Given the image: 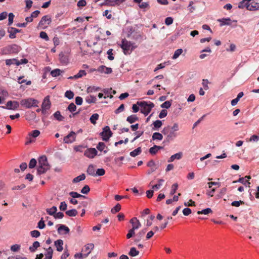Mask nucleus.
Returning a JSON list of instances; mask_svg holds the SVG:
<instances>
[{"instance_id": "1", "label": "nucleus", "mask_w": 259, "mask_h": 259, "mask_svg": "<svg viewBox=\"0 0 259 259\" xmlns=\"http://www.w3.org/2000/svg\"><path fill=\"white\" fill-rule=\"evenodd\" d=\"M179 130L178 123H175L172 126H167L163 128L162 133L166 136V142L173 141L177 136V132Z\"/></svg>"}, {"instance_id": "2", "label": "nucleus", "mask_w": 259, "mask_h": 259, "mask_svg": "<svg viewBox=\"0 0 259 259\" xmlns=\"http://www.w3.org/2000/svg\"><path fill=\"white\" fill-rule=\"evenodd\" d=\"M50 168V166L48 163L47 158L46 156H40L38 159V165L37 172L38 175H41L45 173Z\"/></svg>"}, {"instance_id": "3", "label": "nucleus", "mask_w": 259, "mask_h": 259, "mask_svg": "<svg viewBox=\"0 0 259 259\" xmlns=\"http://www.w3.org/2000/svg\"><path fill=\"white\" fill-rule=\"evenodd\" d=\"M137 105L140 107L141 112L147 116L154 106L152 102L149 103L145 101L138 102Z\"/></svg>"}, {"instance_id": "4", "label": "nucleus", "mask_w": 259, "mask_h": 259, "mask_svg": "<svg viewBox=\"0 0 259 259\" xmlns=\"http://www.w3.org/2000/svg\"><path fill=\"white\" fill-rule=\"evenodd\" d=\"M38 103V102L37 100L32 98L23 99L20 102L21 106L27 108H30L32 107H37Z\"/></svg>"}, {"instance_id": "5", "label": "nucleus", "mask_w": 259, "mask_h": 259, "mask_svg": "<svg viewBox=\"0 0 259 259\" xmlns=\"http://www.w3.org/2000/svg\"><path fill=\"white\" fill-rule=\"evenodd\" d=\"M69 54L68 50H64L60 53L59 59L62 64H67L68 63Z\"/></svg>"}, {"instance_id": "6", "label": "nucleus", "mask_w": 259, "mask_h": 259, "mask_svg": "<svg viewBox=\"0 0 259 259\" xmlns=\"http://www.w3.org/2000/svg\"><path fill=\"white\" fill-rule=\"evenodd\" d=\"M51 22V18L48 15L44 16L39 21L38 27L41 29H45Z\"/></svg>"}, {"instance_id": "7", "label": "nucleus", "mask_w": 259, "mask_h": 259, "mask_svg": "<svg viewBox=\"0 0 259 259\" xmlns=\"http://www.w3.org/2000/svg\"><path fill=\"white\" fill-rule=\"evenodd\" d=\"M102 136L103 141H107L112 136V133L108 126H106L103 128V131L100 134Z\"/></svg>"}, {"instance_id": "8", "label": "nucleus", "mask_w": 259, "mask_h": 259, "mask_svg": "<svg viewBox=\"0 0 259 259\" xmlns=\"http://www.w3.org/2000/svg\"><path fill=\"white\" fill-rule=\"evenodd\" d=\"M51 102L49 99V97L47 96L45 98L41 105V113L43 114L48 113V110L50 108Z\"/></svg>"}, {"instance_id": "9", "label": "nucleus", "mask_w": 259, "mask_h": 259, "mask_svg": "<svg viewBox=\"0 0 259 259\" xmlns=\"http://www.w3.org/2000/svg\"><path fill=\"white\" fill-rule=\"evenodd\" d=\"M76 134L71 132L68 135L64 137L63 142L66 144L72 143L75 141Z\"/></svg>"}, {"instance_id": "10", "label": "nucleus", "mask_w": 259, "mask_h": 259, "mask_svg": "<svg viewBox=\"0 0 259 259\" xmlns=\"http://www.w3.org/2000/svg\"><path fill=\"white\" fill-rule=\"evenodd\" d=\"M98 154V151L94 148H88L84 152V155L89 158H94Z\"/></svg>"}, {"instance_id": "11", "label": "nucleus", "mask_w": 259, "mask_h": 259, "mask_svg": "<svg viewBox=\"0 0 259 259\" xmlns=\"http://www.w3.org/2000/svg\"><path fill=\"white\" fill-rule=\"evenodd\" d=\"M19 103L17 101H9L7 103V107L6 108L8 109H11V110H15L19 108ZM0 107L2 108H6L4 106H0Z\"/></svg>"}, {"instance_id": "12", "label": "nucleus", "mask_w": 259, "mask_h": 259, "mask_svg": "<svg viewBox=\"0 0 259 259\" xmlns=\"http://www.w3.org/2000/svg\"><path fill=\"white\" fill-rule=\"evenodd\" d=\"M97 71L101 73L109 74L112 73V69L111 68L107 67L104 65H101L98 68Z\"/></svg>"}, {"instance_id": "13", "label": "nucleus", "mask_w": 259, "mask_h": 259, "mask_svg": "<svg viewBox=\"0 0 259 259\" xmlns=\"http://www.w3.org/2000/svg\"><path fill=\"white\" fill-rule=\"evenodd\" d=\"M130 222L132 225V229L134 231L138 229L141 226L140 222L136 218H132Z\"/></svg>"}, {"instance_id": "14", "label": "nucleus", "mask_w": 259, "mask_h": 259, "mask_svg": "<svg viewBox=\"0 0 259 259\" xmlns=\"http://www.w3.org/2000/svg\"><path fill=\"white\" fill-rule=\"evenodd\" d=\"M58 233L60 235H64L68 234L69 232V229L68 227L64 225H60L57 229Z\"/></svg>"}, {"instance_id": "15", "label": "nucleus", "mask_w": 259, "mask_h": 259, "mask_svg": "<svg viewBox=\"0 0 259 259\" xmlns=\"http://www.w3.org/2000/svg\"><path fill=\"white\" fill-rule=\"evenodd\" d=\"M8 32L9 33L10 38H14L16 37V33L20 32V30L14 27H9L8 29Z\"/></svg>"}, {"instance_id": "16", "label": "nucleus", "mask_w": 259, "mask_h": 259, "mask_svg": "<svg viewBox=\"0 0 259 259\" xmlns=\"http://www.w3.org/2000/svg\"><path fill=\"white\" fill-rule=\"evenodd\" d=\"M63 241L61 239H58L55 241L54 245L56 247V250L58 251L61 252L63 250Z\"/></svg>"}, {"instance_id": "17", "label": "nucleus", "mask_w": 259, "mask_h": 259, "mask_svg": "<svg viewBox=\"0 0 259 259\" xmlns=\"http://www.w3.org/2000/svg\"><path fill=\"white\" fill-rule=\"evenodd\" d=\"M146 232V230L143 229L139 231L136 235V238L134 240L135 243L139 242L143 238Z\"/></svg>"}, {"instance_id": "18", "label": "nucleus", "mask_w": 259, "mask_h": 259, "mask_svg": "<svg viewBox=\"0 0 259 259\" xmlns=\"http://www.w3.org/2000/svg\"><path fill=\"white\" fill-rule=\"evenodd\" d=\"M250 1L251 0H242L239 3L238 8L240 9L246 8L248 10Z\"/></svg>"}, {"instance_id": "19", "label": "nucleus", "mask_w": 259, "mask_h": 259, "mask_svg": "<svg viewBox=\"0 0 259 259\" xmlns=\"http://www.w3.org/2000/svg\"><path fill=\"white\" fill-rule=\"evenodd\" d=\"M183 156L182 152H180L179 153H177L175 154H174L170 156V157L168 159L167 162H173L175 159L179 160L182 158Z\"/></svg>"}, {"instance_id": "20", "label": "nucleus", "mask_w": 259, "mask_h": 259, "mask_svg": "<svg viewBox=\"0 0 259 259\" xmlns=\"http://www.w3.org/2000/svg\"><path fill=\"white\" fill-rule=\"evenodd\" d=\"M124 1L125 0H105V3L109 6H113L119 5Z\"/></svg>"}, {"instance_id": "21", "label": "nucleus", "mask_w": 259, "mask_h": 259, "mask_svg": "<svg viewBox=\"0 0 259 259\" xmlns=\"http://www.w3.org/2000/svg\"><path fill=\"white\" fill-rule=\"evenodd\" d=\"M87 172L89 175L95 177V166L92 164H90L87 168Z\"/></svg>"}, {"instance_id": "22", "label": "nucleus", "mask_w": 259, "mask_h": 259, "mask_svg": "<svg viewBox=\"0 0 259 259\" xmlns=\"http://www.w3.org/2000/svg\"><path fill=\"white\" fill-rule=\"evenodd\" d=\"M94 247V245L93 244H88L84 246V248L82 249V251L83 252H88V253H90L91 251L93 249Z\"/></svg>"}, {"instance_id": "23", "label": "nucleus", "mask_w": 259, "mask_h": 259, "mask_svg": "<svg viewBox=\"0 0 259 259\" xmlns=\"http://www.w3.org/2000/svg\"><path fill=\"white\" fill-rule=\"evenodd\" d=\"M120 46L121 49H129L131 46V42L125 39H122Z\"/></svg>"}, {"instance_id": "24", "label": "nucleus", "mask_w": 259, "mask_h": 259, "mask_svg": "<svg viewBox=\"0 0 259 259\" xmlns=\"http://www.w3.org/2000/svg\"><path fill=\"white\" fill-rule=\"evenodd\" d=\"M139 120V118L136 115L133 114L128 116L126 118V121L130 123H133L138 121Z\"/></svg>"}, {"instance_id": "25", "label": "nucleus", "mask_w": 259, "mask_h": 259, "mask_svg": "<svg viewBox=\"0 0 259 259\" xmlns=\"http://www.w3.org/2000/svg\"><path fill=\"white\" fill-rule=\"evenodd\" d=\"M139 251L136 249L134 247L131 248L130 250L128 252V255L132 257H135L138 255Z\"/></svg>"}, {"instance_id": "26", "label": "nucleus", "mask_w": 259, "mask_h": 259, "mask_svg": "<svg viewBox=\"0 0 259 259\" xmlns=\"http://www.w3.org/2000/svg\"><path fill=\"white\" fill-rule=\"evenodd\" d=\"M85 176L84 174H82L81 175L74 178L72 180V182L74 183H76L85 180Z\"/></svg>"}, {"instance_id": "27", "label": "nucleus", "mask_w": 259, "mask_h": 259, "mask_svg": "<svg viewBox=\"0 0 259 259\" xmlns=\"http://www.w3.org/2000/svg\"><path fill=\"white\" fill-rule=\"evenodd\" d=\"M202 53L200 55V58L201 59H204L206 56H209L210 53H211V50H202V51L201 52Z\"/></svg>"}, {"instance_id": "28", "label": "nucleus", "mask_w": 259, "mask_h": 259, "mask_svg": "<svg viewBox=\"0 0 259 259\" xmlns=\"http://www.w3.org/2000/svg\"><path fill=\"white\" fill-rule=\"evenodd\" d=\"M142 152L141 147H138L134 151L130 152V155L132 157H135L136 156L139 155Z\"/></svg>"}, {"instance_id": "29", "label": "nucleus", "mask_w": 259, "mask_h": 259, "mask_svg": "<svg viewBox=\"0 0 259 259\" xmlns=\"http://www.w3.org/2000/svg\"><path fill=\"white\" fill-rule=\"evenodd\" d=\"M219 21L221 23V25H231V19L229 18H223L222 19L219 20Z\"/></svg>"}, {"instance_id": "30", "label": "nucleus", "mask_w": 259, "mask_h": 259, "mask_svg": "<svg viewBox=\"0 0 259 259\" xmlns=\"http://www.w3.org/2000/svg\"><path fill=\"white\" fill-rule=\"evenodd\" d=\"M57 210V208L56 206H53L52 208H47L46 209V211L49 214V215H53L54 216L56 211Z\"/></svg>"}, {"instance_id": "31", "label": "nucleus", "mask_w": 259, "mask_h": 259, "mask_svg": "<svg viewBox=\"0 0 259 259\" xmlns=\"http://www.w3.org/2000/svg\"><path fill=\"white\" fill-rule=\"evenodd\" d=\"M152 138L153 140H158L160 141L162 140L163 136L161 134L156 132L153 133Z\"/></svg>"}, {"instance_id": "32", "label": "nucleus", "mask_w": 259, "mask_h": 259, "mask_svg": "<svg viewBox=\"0 0 259 259\" xmlns=\"http://www.w3.org/2000/svg\"><path fill=\"white\" fill-rule=\"evenodd\" d=\"M77 211L75 209L67 210L65 213L69 217H75L77 214Z\"/></svg>"}, {"instance_id": "33", "label": "nucleus", "mask_w": 259, "mask_h": 259, "mask_svg": "<svg viewBox=\"0 0 259 259\" xmlns=\"http://www.w3.org/2000/svg\"><path fill=\"white\" fill-rule=\"evenodd\" d=\"M101 90V88L100 87H97L95 86H91L88 88L87 90V92L89 93H93V92H96L97 91H99Z\"/></svg>"}, {"instance_id": "34", "label": "nucleus", "mask_w": 259, "mask_h": 259, "mask_svg": "<svg viewBox=\"0 0 259 259\" xmlns=\"http://www.w3.org/2000/svg\"><path fill=\"white\" fill-rule=\"evenodd\" d=\"M97 98L93 96H89L86 97L85 101L88 103H94L96 102Z\"/></svg>"}, {"instance_id": "35", "label": "nucleus", "mask_w": 259, "mask_h": 259, "mask_svg": "<svg viewBox=\"0 0 259 259\" xmlns=\"http://www.w3.org/2000/svg\"><path fill=\"white\" fill-rule=\"evenodd\" d=\"M40 244L38 241H35L33 242L32 246L29 247V250L31 252H34L39 246Z\"/></svg>"}, {"instance_id": "36", "label": "nucleus", "mask_w": 259, "mask_h": 259, "mask_svg": "<svg viewBox=\"0 0 259 259\" xmlns=\"http://www.w3.org/2000/svg\"><path fill=\"white\" fill-rule=\"evenodd\" d=\"M212 211L210 208H207L200 211H197L198 214H208V213H212Z\"/></svg>"}, {"instance_id": "37", "label": "nucleus", "mask_w": 259, "mask_h": 259, "mask_svg": "<svg viewBox=\"0 0 259 259\" xmlns=\"http://www.w3.org/2000/svg\"><path fill=\"white\" fill-rule=\"evenodd\" d=\"M135 30L132 26H128L125 28V32L127 37H130L134 32Z\"/></svg>"}, {"instance_id": "38", "label": "nucleus", "mask_w": 259, "mask_h": 259, "mask_svg": "<svg viewBox=\"0 0 259 259\" xmlns=\"http://www.w3.org/2000/svg\"><path fill=\"white\" fill-rule=\"evenodd\" d=\"M237 182H240L244 185H246V184H247L248 186L249 187V185L250 184V183L248 181H244V178H240L237 181H235L233 182V183H236Z\"/></svg>"}, {"instance_id": "39", "label": "nucleus", "mask_w": 259, "mask_h": 259, "mask_svg": "<svg viewBox=\"0 0 259 259\" xmlns=\"http://www.w3.org/2000/svg\"><path fill=\"white\" fill-rule=\"evenodd\" d=\"M53 115L54 118L58 121H62L64 119V117L61 115L60 112L58 111H56Z\"/></svg>"}, {"instance_id": "40", "label": "nucleus", "mask_w": 259, "mask_h": 259, "mask_svg": "<svg viewBox=\"0 0 259 259\" xmlns=\"http://www.w3.org/2000/svg\"><path fill=\"white\" fill-rule=\"evenodd\" d=\"M99 115L97 113L93 114L90 117V121L91 123L95 124L96 123V120L99 118Z\"/></svg>"}, {"instance_id": "41", "label": "nucleus", "mask_w": 259, "mask_h": 259, "mask_svg": "<svg viewBox=\"0 0 259 259\" xmlns=\"http://www.w3.org/2000/svg\"><path fill=\"white\" fill-rule=\"evenodd\" d=\"M163 182H164V180L163 179H159L158 180V184L153 185L152 187V188L154 189H157V190L159 189L162 186V183Z\"/></svg>"}, {"instance_id": "42", "label": "nucleus", "mask_w": 259, "mask_h": 259, "mask_svg": "<svg viewBox=\"0 0 259 259\" xmlns=\"http://www.w3.org/2000/svg\"><path fill=\"white\" fill-rule=\"evenodd\" d=\"M120 209H121V205H120V204L117 203L114 207H113L111 209V212L112 213H115L119 211V210Z\"/></svg>"}, {"instance_id": "43", "label": "nucleus", "mask_w": 259, "mask_h": 259, "mask_svg": "<svg viewBox=\"0 0 259 259\" xmlns=\"http://www.w3.org/2000/svg\"><path fill=\"white\" fill-rule=\"evenodd\" d=\"M61 70L59 69H55L51 72V74L53 77H57L60 74Z\"/></svg>"}, {"instance_id": "44", "label": "nucleus", "mask_w": 259, "mask_h": 259, "mask_svg": "<svg viewBox=\"0 0 259 259\" xmlns=\"http://www.w3.org/2000/svg\"><path fill=\"white\" fill-rule=\"evenodd\" d=\"M86 74L87 73L84 70H80L77 74L73 76V77L78 78L85 76Z\"/></svg>"}, {"instance_id": "45", "label": "nucleus", "mask_w": 259, "mask_h": 259, "mask_svg": "<svg viewBox=\"0 0 259 259\" xmlns=\"http://www.w3.org/2000/svg\"><path fill=\"white\" fill-rule=\"evenodd\" d=\"M169 63L168 62H165L163 63H161L157 65V67L154 69V71L155 72L159 69H162L165 67V66L168 65Z\"/></svg>"}, {"instance_id": "46", "label": "nucleus", "mask_w": 259, "mask_h": 259, "mask_svg": "<svg viewBox=\"0 0 259 259\" xmlns=\"http://www.w3.org/2000/svg\"><path fill=\"white\" fill-rule=\"evenodd\" d=\"M258 10L257 5H255V3L252 2L249 4L248 10L249 11H255Z\"/></svg>"}, {"instance_id": "47", "label": "nucleus", "mask_w": 259, "mask_h": 259, "mask_svg": "<svg viewBox=\"0 0 259 259\" xmlns=\"http://www.w3.org/2000/svg\"><path fill=\"white\" fill-rule=\"evenodd\" d=\"M106 147V145L103 142H99L97 146V149L100 151H102Z\"/></svg>"}, {"instance_id": "48", "label": "nucleus", "mask_w": 259, "mask_h": 259, "mask_svg": "<svg viewBox=\"0 0 259 259\" xmlns=\"http://www.w3.org/2000/svg\"><path fill=\"white\" fill-rule=\"evenodd\" d=\"M178 188V184L177 183H175L173 184L171 186V191L170 192V194L171 195H174L177 191V190Z\"/></svg>"}, {"instance_id": "49", "label": "nucleus", "mask_w": 259, "mask_h": 259, "mask_svg": "<svg viewBox=\"0 0 259 259\" xmlns=\"http://www.w3.org/2000/svg\"><path fill=\"white\" fill-rule=\"evenodd\" d=\"M154 127L157 130L162 125V121L159 120H157L155 121H154L153 123Z\"/></svg>"}, {"instance_id": "50", "label": "nucleus", "mask_w": 259, "mask_h": 259, "mask_svg": "<svg viewBox=\"0 0 259 259\" xmlns=\"http://www.w3.org/2000/svg\"><path fill=\"white\" fill-rule=\"evenodd\" d=\"M105 174V170L103 168H99L97 170L95 176H102L104 175Z\"/></svg>"}, {"instance_id": "51", "label": "nucleus", "mask_w": 259, "mask_h": 259, "mask_svg": "<svg viewBox=\"0 0 259 259\" xmlns=\"http://www.w3.org/2000/svg\"><path fill=\"white\" fill-rule=\"evenodd\" d=\"M183 53V50H176L172 58L176 59L179 57V56Z\"/></svg>"}, {"instance_id": "52", "label": "nucleus", "mask_w": 259, "mask_h": 259, "mask_svg": "<svg viewBox=\"0 0 259 259\" xmlns=\"http://www.w3.org/2000/svg\"><path fill=\"white\" fill-rule=\"evenodd\" d=\"M69 195L73 198H79V197H84V196L80 194H78L77 193V192H71L69 193Z\"/></svg>"}, {"instance_id": "53", "label": "nucleus", "mask_w": 259, "mask_h": 259, "mask_svg": "<svg viewBox=\"0 0 259 259\" xmlns=\"http://www.w3.org/2000/svg\"><path fill=\"white\" fill-rule=\"evenodd\" d=\"M65 96L69 99H72L74 97V93L71 91H67L65 93Z\"/></svg>"}, {"instance_id": "54", "label": "nucleus", "mask_w": 259, "mask_h": 259, "mask_svg": "<svg viewBox=\"0 0 259 259\" xmlns=\"http://www.w3.org/2000/svg\"><path fill=\"white\" fill-rule=\"evenodd\" d=\"M40 134V132L38 130H34L31 133L29 134V136L30 137H32L33 138L37 137Z\"/></svg>"}, {"instance_id": "55", "label": "nucleus", "mask_w": 259, "mask_h": 259, "mask_svg": "<svg viewBox=\"0 0 259 259\" xmlns=\"http://www.w3.org/2000/svg\"><path fill=\"white\" fill-rule=\"evenodd\" d=\"M90 191V188L88 185H85L81 190V193L84 194H87Z\"/></svg>"}, {"instance_id": "56", "label": "nucleus", "mask_w": 259, "mask_h": 259, "mask_svg": "<svg viewBox=\"0 0 259 259\" xmlns=\"http://www.w3.org/2000/svg\"><path fill=\"white\" fill-rule=\"evenodd\" d=\"M171 102L169 101H166L164 102L161 105V107L163 108L168 109L171 106Z\"/></svg>"}, {"instance_id": "57", "label": "nucleus", "mask_w": 259, "mask_h": 259, "mask_svg": "<svg viewBox=\"0 0 259 259\" xmlns=\"http://www.w3.org/2000/svg\"><path fill=\"white\" fill-rule=\"evenodd\" d=\"M9 22H8V25H11L13 23L14 21V15L12 13H10L9 14Z\"/></svg>"}, {"instance_id": "58", "label": "nucleus", "mask_w": 259, "mask_h": 259, "mask_svg": "<svg viewBox=\"0 0 259 259\" xmlns=\"http://www.w3.org/2000/svg\"><path fill=\"white\" fill-rule=\"evenodd\" d=\"M37 163L36 160L34 158H32L30 160V162L29 163V167L30 168H34Z\"/></svg>"}, {"instance_id": "59", "label": "nucleus", "mask_w": 259, "mask_h": 259, "mask_svg": "<svg viewBox=\"0 0 259 259\" xmlns=\"http://www.w3.org/2000/svg\"><path fill=\"white\" fill-rule=\"evenodd\" d=\"M67 204L65 201L61 202L59 206V209L62 211H65L67 209Z\"/></svg>"}, {"instance_id": "60", "label": "nucleus", "mask_w": 259, "mask_h": 259, "mask_svg": "<svg viewBox=\"0 0 259 259\" xmlns=\"http://www.w3.org/2000/svg\"><path fill=\"white\" fill-rule=\"evenodd\" d=\"M209 83V81L207 79H203L202 80V84L203 87V88L205 90H207L209 89L208 84Z\"/></svg>"}, {"instance_id": "61", "label": "nucleus", "mask_w": 259, "mask_h": 259, "mask_svg": "<svg viewBox=\"0 0 259 259\" xmlns=\"http://www.w3.org/2000/svg\"><path fill=\"white\" fill-rule=\"evenodd\" d=\"M31 236L32 237L37 238L39 237L40 235V232L37 230H33L30 232Z\"/></svg>"}, {"instance_id": "62", "label": "nucleus", "mask_w": 259, "mask_h": 259, "mask_svg": "<svg viewBox=\"0 0 259 259\" xmlns=\"http://www.w3.org/2000/svg\"><path fill=\"white\" fill-rule=\"evenodd\" d=\"M39 36L42 38L45 39L46 40H48L49 39V37L48 36V34L45 31H41L40 32L39 34Z\"/></svg>"}, {"instance_id": "63", "label": "nucleus", "mask_w": 259, "mask_h": 259, "mask_svg": "<svg viewBox=\"0 0 259 259\" xmlns=\"http://www.w3.org/2000/svg\"><path fill=\"white\" fill-rule=\"evenodd\" d=\"M259 140V136L253 135L249 139L248 141L249 142H257Z\"/></svg>"}, {"instance_id": "64", "label": "nucleus", "mask_w": 259, "mask_h": 259, "mask_svg": "<svg viewBox=\"0 0 259 259\" xmlns=\"http://www.w3.org/2000/svg\"><path fill=\"white\" fill-rule=\"evenodd\" d=\"M135 235V231H134V230H133V229H130L128 231V232L127 234L126 238L127 239H130V238H131V237H133Z\"/></svg>"}]
</instances>
